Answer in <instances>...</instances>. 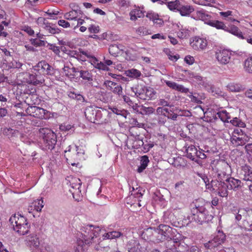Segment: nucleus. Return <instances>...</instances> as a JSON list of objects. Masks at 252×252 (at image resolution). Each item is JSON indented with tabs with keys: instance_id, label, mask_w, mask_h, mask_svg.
I'll return each instance as SVG.
<instances>
[{
	"instance_id": "17",
	"label": "nucleus",
	"mask_w": 252,
	"mask_h": 252,
	"mask_svg": "<svg viewBox=\"0 0 252 252\" xmlns=\"http://www.w3.org/2000/svg\"><path fill=\"white\" fill-rule=\"evenodd\" d=\"M193 18L196 20H199L203 21L205 24L208 25L212 19L211 15L209 12L201 9L197 10L193 14Z\"/></svg>"
},
{
	"instance_id": "25",
	"label": "nucleus",
	"mask_w": 252,
	"mask_h": 252,
	"mask_svg": "<svg viewBox=\"0 0 252 252\" xmlns=\"http://www.w3.org/2000/svg\"><path fill=\"white\" fill-rule=\"evenodd\" d=\"M128 252H140L141 247L139 242L135 239H132L128 241L126 245Z\"/></svg>"
},
{
	"instance_id": "40",
	"label": "nucleus",
	"mask_w": 252,
	"mask_h": 252,
	"mask_svg": "<svg viewBox=\"0 0 252 252\" xmlns=\"http://www.w3.org/2000/svg\"><path fill=\"white\" fill-rule=\"evenodd\" d=\"M146 94L142 95V99H154L156 96V92L152 88L148 87L147 89V93Z\"/></svg>"
},
{
	"instance_id": "23",
	"label": "nucleus",
	"mask_w": 252,
	"mask_h": 252,
	"mask_svg": "<svg viewBox=\"0 0 252 252\" xmlns=\"http://www.w3.org/2000/svg\"><path fill=\"white\" fill-rule=\"evenodd\" d=\"M145 11L143 7H135L130 12V20H136L138 18L143 17L144 16Z\"/></svg>"
},
{
	"instance_id": "55",
	"label": "nucleus",
	"mask_w": 252,
	"mask_h": 252,
	"mask_svg": "<svg viewBox=\"0 0 252 252\" xmlns=\"http://www.w3.org/2000/svg\"><path fill=\"white\" fill-rule=\"evenodd\" d=\"M28 82L30 84H33V85H36L38 84H41L43 82L41 80H38L34 75L30 74L29 80L28 81Z\"/></svg>"
},
{
	"instance_id": "54",
	"label": "nucleus",
	"mask_w": 252,
	"mask_h": 252,
	"mask_svg": "<svg viewBox=\"0 0 252 252\" xmlns=\"http://www.w3.org/2000/svg\"><path fill=\"white\" fill-rule=\"evenodd\" d=\"M227 87L231 92H238L241 90L240 85L237 84L230 83L227 85Z\"/></svg>"
},
{
	"instance_id": "27",
	"label": "nucleus",
	"mask_w": 252,
	"mask_h": 252,
	"mask_svg": "<svg viewBox=\"0 0 252 252\" xmlns=\"http://www.w3.org/2000/svg\"><path fill=\"white\" fill-rule=\"evenodd\" d=\"M165 83L168 87L176 91L184 93H187L189 92V90L188 88L175 82L166 80Z\"/></svg>"
},
{
	"instance_id": "61",
	"label": "nucleus",
	"mask_w": 252,
	"mask_h": 252,
	"mask_svg": "<svg viewBox=\"0 0 252 252\" xmlns=\"http://www.w3.org/2000/svg\"><path fill=\"white\" fill-rule=\"evenodd\" d=\"M88 29L90 33H97L99 32V26L96 25L92 24L91 23Z\"/></svg>"
},
{
	"instance_id": "28",
	"label": "nucleus",
	"mask_w": 252,
	"mask_h": 252,
	"mask_svg": "<svg viewBox=\"0 0 252 252\" xmlns=\"http://www.w3.org/2000/svg\"><path fill=\"white\" fill-rule=\"evenodd\" d=\"M225 31L231 33L241 39H244L245 38L242 32L240 30V29L234 25H232L229 28L226 27Z\"/></svg>"
},
{
	"instance_id": "42",
	"label": "nucleus",
	"mask_w": 252,
	"mask_h": 252,
	"mask_svg": "<svg viewBox=\"0 0 252 252\" xmlns=\"http://www.w3.org/2000/svg\"><path fill=\"white\" fill-rule=\"evenodd\" d=\"M149 162L148 157L146 156H142L141 159L140 166L137 169L138 172L139 173L142 172L146 168Z\"/></svg>"
},
{
	"instance_id": "4",
	"label": "nucleus",
	"mask_w": 252,
	"mask_h": 252,
	"mask_svg": "<svg viewBox=\"0 0 252 252\" xmlns=\"http://www.w3.org/2000/svg\"><path fill=\"white\" fill-rule=\"evenodd\" d=\"M213 171L217 174L219 180H223L225 177L231 173V168L229 164L224 160H214L211 162Z\"/></svg>"
},
{
	"instance_id": "20",
	"label": "nucleus",
	"mask_w": 252,
	"mask_h": 252,
	"mask_svg": "<svg viewBox=\"0 0 252 252\" xmlns=\"http://www.w3.org/2000/svg\"><path fill=\"white\" fill-rule=\"evenodd\" d=\"M240 176L243 180L252 182V169L247 165L243 166L240 172Z\"/></svg>"
},
{
	"instance_id": "2",
	"label": "nucleus",
	"mask_w": 252,
	"mask_h": 252,
	"mask_svg": "<svg viewBox=\"0 0 252 252\" xmlns=\"http://www.w3.org/2000/svg\"><path fill=\"white\" fill-rule=\"evenodd\" d=\"M191 216L189 217L190 221H194L199 223L208 222L211 220L213 216L209 214L203 203L199 201H196L191 204Z\"/></svg>"
},
{
	"instance_id": "15",
	"label": "nucleus",
	"mask_w": 252,
	"mask_h": 252,
	"mask_svg": "<svg viewBox=\"0 0 252 252\" xmlns=\"http://www.w3.org/2000/svg\"><path fill=\"white\" fill-rule=\"evenodd\" d=\"M9 221L15 230V227H22L28 221L23 216L19 214H15L10 218Z\"/></svg>"
},
{
	"instance_id": "18",
	"label": "nucleus",
	"mask_w": 252,
	"mask_h": 252,
	"mask_svg": "<svg viewBox=\"0 0 252 252\" xmlns=\"http://www.w3.org/2000/svg\"><path fill=\"white\" fill-rule=\"evenodd\" d=\"M156 231L158 233H161L164 235H166L165 238L168 240V239H172L175 229H173L167 225L160 224L156 228Z\"/></svg>"
},
{
	"instance_id": "22",
	"label": "nucleus",
	"mask_w": 252,
	"mask_h": 252,
	"mask_svg": "<svg viewBox=\"0 0 252 252\" xmlns=\"http://www.w3.org/2000/svg\"><path fill=\"white\" fill-rule=\"evenodd\" d=\"M38 67L40 73L44 74L51 75L53 74V68L45 61H41L38 63Z\"/></svg>"
},
{
	"instance_id": "41",
	"label": "nucleus",
	"mask_w": 252,
	"mask_h": 252,
	"mask_svg": "<svg viewBox=\"0 0 252 252\" xmlns=\"http://www.w3.org/2000/svg\"><path fill=\"white\" fill-rule=\"evenodd\" d=\"M78 13L76 10H71L64 14V18L68 20H77L78 19Z\"/></svg>"
},
{
	"instance_id": "36",
	"label": "nucleus",
	"mask_w": 252,
	"mask_h": 252,
	"mask_svg": "<svg viewBox=\"0 0 252 252\" xmlns=\"http://www.w3.org/2000/svg\"><path fill=\"white\" fill-rule=\"evenodd\" d=\"M216 117H219L221 121L223 122H228L229 120L230 119V115L229 113L225 110L219 111L217 112Z\"/></svg>"
},
{
	"instance_id": "52",
	"label": "nucleus",
	"mask_w": 252,
	"mask_h": 252,
	"mask_svg": "<svg viewBox=\"0 0 252 252\" xmlns=\"http://www.w3.org/2000/svg\"><path fill=\"white\" fill-rule=\"evenodd\" d=\"M219 245V243H217L214 239L204 244L205 247L210 250H213Z\"/></svg>"
},
{
	"instance_id": "26",
	"label": "nucleus",
	"mask_w": 252,
	"mask_h": 252,
	"mask_svg": "<svg viewBox=\"0 0 252 252\" xmlns=\"http://www.w3.org/2000/svg\"><path fill=\"white\" fill-rule=\"evenodd\" d=\"M132 190H130V192H131V195L129 196L127 198V203H128V201L132 198H135V202L137 201L138 202V205L139 206H141V205L139 203V201H140V198H142V193H141V189H138V188H136V189H134L133 187H132Z\"/></svg>"
},
{
	"instance_id": "7",
	"label": "nucleus",
	"mask_w": 252,
	"mask_h": 252,
	"mask_svg": "<svg viewBox=\"0 0 252 252\" xmlns=\"http://www.w3.org/2000/svg\"><path fill=\"white\" fill-rule=\"evenodd\" d=\"M27 114L41 119H49L53 117V114L42 108L35 106H31L26 109Z\"/></svg>"
},
{
	"instance_id": "48",
	"label": "nucleus",
	"mask_w": 252,
	"mask_h": 252,
	"mask_svg": "<svg viewBox=\"0 0 252 252\" xmlns=\"http://www.w3.org/2000/svg\"><path fill=\"white\" fill-rule=\"evenodd\" d=\"M136 33L140 35H146L151 34V32L147 28L140 27L136 30Z\"/></svg>"
},
{
	"instance_id": "31",
	"label": "nucleus",
	"mask_w": 252,
	"mask_h": 252,
	"mask_svg": "<svg viewBox=\"0 0 252 252\" xmlns=\"http://www.w3.org/2000/svg\"><path fill=\"white\" fill-rule=\"evenodd\" d=\"M187 157L192 160H195L197 150L193 145L189 146L187 149Z\"/></svg>"
},
{
	"instance_id": "10",
	"label": "nucleus",
	"mask_w": 252,
	"mask_h": 252,
	"mask_svg": "<svg viewBox=\"0 0 252 252\" xmlns=\"http://www.w3.org/2000/svg\"><path fill=\"white\" fill-rule=\"evenodd\" d=\"M70 183L71 189H70L69 190L71 192L73 198L76 200L79 201L81 197V190L80 189L82 184L81 180L78 178H72Z\"/></svg>"
},
{
	"instance_id": "39",
	"label": "nucleus",
	"mask_w": 252,
	"mask_h": 252,
	"mask_svg": "<svg viewBox=\"0 0 252 252\" xmlns=\"http://www.w3.org/2000/svg\"><path fill=\"white\" fill-rule=\"evenodd\" d=\"M91 23H92V20L88 18L85 17L83 19L78 18L77 19V25L74 26L73 29L75 30L77 27H79L81 26H86L88 28Z\"/></svg>"
},
{
	"instance_id": "29",
	"label": "nucleus",
	"mask_w": 252,
	"mask_h": 252,
	"mask_svg": "<svg viewBox=\"0 0 252 252\" xmlns=\"http://www.w3.org/2000/svg\"><path fill=\"white\" fill-rule=\"evenodd\" d=\"M177 27L179 31L177 32V35L179 38H188L190 36V32L188 28L182 25H177Z\"/></svg>"
},
{
	"instance_id": "50",
	"label": "nucleus",
	"mask_w": 252,
	"mask_h": 252,
	"mask_svg": "<svg viewBox=\"0 0 252 252\" xmlns=\"http://www.w3.org/2000/svg\"><path fill=\"white\" fill-rule=\"evenodd\" d=\"M80 76L83 79L90 81L92 80V74L87 70H80Z\"/></svg>"
},
{
	"instance_id": "63",
	"label": "nucleus",
	"mask_w": 252,
	"mask_h": 252,
	"mask_svg": "<svg viewBox=\"0 0 252 252\" xmlns=\"http://www.w3.org/2000/svg\"><path fill=\"white\" fill-rule=\"evenodd\" d=\"M142 105H139L137 103H134L131 105L134 112L140 114L142 108Z\"/></svg>"
},
{
	"instance_id": "49",
	"label": "nucleus",
	"mask_w": 252,
	"mask_h": 252,
	"mask_svg": "<svg viewBox=\"0 0 252 252\" xmlns=\"http://www.w3.org/2000/svg\"><path fill=\"white\" fill-rule=\"evenodd\" d=\"M23 64L18 61L13 60L8 63V68H20Z\"/></svg>"
},
{
	"instance_id": "32",
	"label": "nucleus",
	"mask_w": 252,
	"mask_h": 252,
	"mask_svg": "<svg viewBox=\"0 0 252 252\" xmlns=\"http://www.w3.org/2000/svg\"><path fill=\"white\" fill-rule=\"evenodd\" d=\"M208 25L215 28L218 30L225 31L226 26L223 22L218 20H213L211 19Z\"/></svg>"
},
{
	"instance_id": "5",
	"label": "nucleus",
	"mask_w": 252,
	"mask_h": 252,
	"mask_svg": "<svg viewBox=\"0 0 252 252\" xmlns=\"http://www.w3.org/2000/svg\"><path fill=\"white\" fill-rule=\"evenodd\" d=\"M39 134L42 139V144L45 149L52 150L57 143L56 134L48 128H40Z\"/></svg>"
},
{
	"instance_id": "19",
	"label": "nucleus",
	"mask_w": 252,
	"mask_h": 252,
	"mask_svg": "<svg viewBox=\"0 0 252 252\" xmlns=\"http://www.w3.org/2000/svg\"><path fill=\"white\" fill-rule=\"evenodd\" d=\"M194 10L193 6L181 2L178 12L182 16H189Z\"/></svg>"
},
{
	"instance_id": "37",
	"label": "nucleus",
	"mask_w": 252,
	"mask_h": 252,
	"mask_svg": "<svg viewBox=\"0 0 252 252\" xmlns=\"http://www.w3.org/2000/svg\"><path fill=\"white\" fill-rule=\"evenodd\" d=\"M30 228L31 225L27 221L22 227H15V231L20 235H24L28 233Z\"/></svg>"
},
{
	"instance_id": "34",
	"label": "nucleus",
	"mask_w": 252,
	"mask_h": 252,
	"mask_svg": "<svg viewBox=\"0 0 252 252\" xmlns=\"http://www.w3.org/2000/svg\"><path fill=\"white\" fill-rule=\"evenodd\" d=\"M125 74L126 76L132 78V79H137L141 75V72L136 69L132 68L130 69H128L125 71Z\"/></svg>"
},
{
	"instance_id": "35",
	"label": "nucleus",
	"mask_w": 252,
	"mask_h": 252,
	"mask_svg": "<svg viewBox=\"0 0 252 252\" xmlns=\"http://www.w3.org/2000/svg\"><path fill=\"white\" fill-rule=\"evenodd\" d=\"M144 86L141 85H136L131 88V91L134 94V95L142 99V93L143 91Z\"/></svg>"
},
{
	"instance_id": "47",
	"label": "nucleus",
	"mask_w": 252,
	"mask_h": 252,
	"mask_svg": "<svg viewBox=\"0 0 252 252\" xmlns=\"http://www.w3.org/2000/svg\"><path fill=\"white\" fill-rule=\"evenodd\" d=\"M210 90L213 95L217 96H222L223 97L226 96L225 93L221 91L219 88L212 87Z\"/></svg>"
},
{
	"instance_id": "9",
	"label": "nucleus",
	"mask_w": 252,
	"mask_h": 252,
	"mask_svg": "<svg viewBox=\"0 0 252 252\" xmlns=\"http://www.w3.org/2000/svg\"><path fill=\"white\" fill-rule=\"evenodd\" d=\"M84 113L87 119L91 123H98L101 118L102 114L101 111L96 110L93 107H87L85 109Z\"/></svg>"
},
{
	"instance_id": "62",
	"label": "nucleus",
	"mask_w": 252,
	"mask_h": 252,
	"mask_svg": "<svg viewBox=\"0 0 252 252\" xmlns=\"http://www.w3.org/2000/svg\"><path fill=\"white\" fill-rule=\"evenodd\" d=\"M157 112L158 114L162 115L165 117H167L170 112L167 108L163 107H158L157 109Z\"/></svg>"
},
{
	"instance_id": "58",
	"label": "nucleus",
	"mask_w": 252,
	"mask_h": 252,
	"mask_svg": "<svg viewBox=\"0 0 252 252\" xmlns=\"http://www.w3.org/2000/svg\"><path fill=\"white\" fill-rule=\"evenodd\" d=\"M117 84L118 83L109 80L105 81L104 83V85L105 86L107 89L112 92L114 88L116 87Z\"/></svg>"
},
{
	"instance_id": "12",
	"label": "nucleus",
	"mask_w": 252,
	"mask_h": 252,
	"mask_svg": "<svg viewBox=\"0 0 252 252\" xmlns=\"http://www.w3.org/2000/svg\"><path fill=\"white\" fill-rule=\"evenodd\" d=\"M38 25L43 28L48 33L56 34L59 32V30L57 26L48 22L44 18L39 17L37 19Z\"/></svg>"
},
{
	"instance_id": "64",
	"label": "nucleus",
	"mask_w": 252,
	"mask_h": 252,
	"mask_svg": "<svg viewBox=\"0 0 252 252\" xmlns=\"http://www.w3.org/2000/svg\"><path fill=\"white\" fill-rule=\"evenodd\" d=\"M245 149L248 157L251 156L252 155V142L247 143L245 146Z\"/></svg>"
},
{
	"instance_id": "53",
	"label": "nucleus",
	"mask_w": 252,
	"mask_h": 252,
	"mask_svg": "<svg viewBox=\"0 0 252 252\" xmlns=\"http://www.w3.org/2000/svg\"><path fill=\"white\" fill-rule=\"evenodd\" d=\"M154 111L155 109L152 107H145L143 105L140 114L143 115H149L153 114Z\"/></svg>"
},
{
	"instance_id": "51",
	"label": "nucleus",
	"mask_w": 252,
	"mask_h": 252,
	"mask_svg": "<svg viewBox=\"0 0 252 252\" xmlns=\"http://www.w3.org/2000/svg\"><path fill=\"white\" fill-rule=\"evenodd\" d=\"M30 42L32 45L36 47L44 46L45 44V42L44 40L37 38H31Z\"/></svg>"
},
{
	"instance_id": "14",
	"label": "nucleus",
	"mask_w": 252,
	"mask_h": 252,
	"mask_svg": "<svg viewBox=\"0 0 252 252\" xmlns=\"http://www.w3.org/2000/svg\"><path fill=\"white\" fill-rule=\"evenodd\" d=\"M44 207V202L42 198L37 199L33 201L27 208L28 212L32 214L33 217H35V213L39 212Z\"/></svg>"
},
{
	"instance_id": "43",
	"label": "nucleus",
	"mask_w": 252,
	"mask_h": 252,
	"mask_svg": "<svg viewBox=\"0 0 252 252\" xmlns=\"http://www.w3.org/2000/svg\"><path fill=\"white\" fill-rule=\"evenodd\" d=\"M122 233L119 231H113L103 235V239H112L120 237Z\"/></svg>"
},
{
	"instance_id": "8",
	"label": "nucleus",
	"mask_w": 252,
	"mask_h": 252,
	"mask_svg": "<svg viewBox=\"0 0 252 252\" xmlns=\"http://www.w3.org/2000/svg\"><path fill=\"white\" fill-rule=\"evenodd\" d=\"M250 213H252V211H247L244 209H240L238 211H233V214L235 215V220L237 221H239L243 219L244 220V227L246 229L252 231V223L247 220L248 216Z\"/></svg>"
},
{
	"instance_id": "30",
	"label": "nucleus",
	"mask_w": 252,
	"mask_h": 252,
	"mask_svg": "<svg viewBox=\"0 0 252 252\" xmlns=\"http://www.w3.org/2000/svg\"><path fill=\"white\" fill-rule=\"evenodd\" d=\"M157 228H149L147 229V231L152 232L153 237V240L157 243L162 242L167 240L165 238L166 235H163L161 233H158L156 231Z\"/></svg>"
},
{
	"instance_id": "1",
	"label": "nucleus",
	"mask_w": 252,
	"mask_h": 252,
	"mask_svg": "<svg viewBox=\"0 0 252 252\" xmlns=\"http://www.w3.org/2000/svg\"><path fill=\"white\" fill-rule=\"evenodd\" d=\"M101 229L93 225L83 224L77 234V244L79 245H91L98 244Z\"/></svg>"
},
{
	"instance_id": "45",
	"label": "nucleus",
	"mask_w": 252,
	"mask_h": 252,
	"mask_svg": "<svg viewBox=\"0 0 252 252\" xmlns=\"http://www.w3.org/2000/svg\"><path fill=\"white\" fill-rule=\"evenodd\" d=\"M181 2L180 1L176 0L174 1H170L168 2L167 4V6L168 8L172 11H178V9L180 5Z\"/></svg>"
},
{
	"instance_id": "38",
	"label": "nucleus",
	"mask_w": 252,
	"mask_h": 252,
	"mask_svg": "<svg viewBox=\"0 0 252 252\" xmlns=\"http://www.w3.org/2000/svg\"><path fill=\"white\" fill-rule=\"evenodd\" d=\"M244 70L249 73H252V56L248 57L244 61Z\"/></svg>"
},
{
	"instance_id": "21",
	"label": "nucleus",
	"mask_w": 252,
	"mask_h": 252,
	"mask_svg": "<svg viewBox=\"0 0 252 252\" xmlns=\"http://www.w3.org/2000/svg\"><path fill=\"white\" fill-rule=\"evenodd\" d=\"M216 189L215 192H217L220 196L222 197L227 196L228 192L227 184L223 180H220L219 181V185H217Z\"/></svg>"
},
{
	"instance_id": "46",
	"label": "nucleus",
	"mask_w": 252,
	"mask_h": 252,
	"mask_svg": "<svg viewBox=\"0 0 252 252\" xmlns=\"http://www.w3.org/2000/svg\"><path fill=\"white\" fill-rule=\"evenodd\" d=\"M205 183L207 189L214 192H216L217 189L216 187H217V185H219L218 180H212L211 183L207 184L206 181H205Z\"/></svg>"
},
{
	"instance_id": "59",
	"label": "nucleus",
	"mask_w": 252,
	"mask_h": 252,
	"mask_svg": "<svg viewBox=\"0 0 252 252\" xmlns=\"http://www.w3.org/2000/svg\"><path fill=\"white\" fill-rule=\"evenodd\" d=\"M189 98L190 99L191 101L193 102H195L196 103H201L202 102L201 99L202 97H198V94H190L189 95Z\"/></svg>"
},
{
	"instance_id": "44",
	"label": "nucleus",
	"mask_w": 252,
	"mask_h": 252,
	"mask_svg": "<svg viewBox=\"0 0 252 252\" xmlns=\"http://www.w3.org/2000/svg\"><path fill=\"white\" fill-rule=\"evenodd\" d=\"M213 239L220 245L224 242L225 235L222 231L219 230Z\"/></svg>"
},
{
	"instance_id": "16",
	"label": "nucleus",
	"mask_w": 252,
	"mask_h": 252,
	"mask_svg": "<svg viewBox=\"0 0 252 252\" xmlns=\"http://www.w3.org/2000/svg\"><path fill=\"white\" fill-rule=\"evenodd\" d=\"M190 44L195 50H204L207 46V41L205 38L196 36L190 41Z\"/></svg>"
},
{
	"instance_id": "33",
	"label": "nucleus",
	"mask_w": 252,
	"mask_h": 252,
	"mask_svg": "<svg viewBox=\"0 0 252 252\" xmlns=\"http://www.w3.org/2000/svg\"><path fill=\"white\" fill-rule=\"evenodd\" d=\"M194 3L203 6H215L217 4L216 0H193Z\"/></svg>"
},
{
	"instance_id": "57",
	"label": "nucleus",
	"mask_w": 252,
	"mask_h": 252,
	"mask_svg": "<svg viewBox=\"0 0 252 252\" xmlns=\"http://www.w3.org/2000/svg\"><path fill=\"white\" fill-rule=\"evenodd\" d=\"M119 50L118 45L116 44L112 45L109 47V52L110 54L115 56L119 53Z\"/></svg>"
},
{
	"instance_id": "6",
	"label": "nucleus",
	"mask_w": 252,
	"mask_h": 252,
	"mask_svg": "<svg viewBox=\"0 0 252 252\" xmlns=\"http://www.w3.org/2000/svg\"><path fill=\"white\" fill-rule=\"evenodd\" d=\"M252 139L240 128H236L232 132L230 142L235 147L243 146L251 142Z\"/></svg>"
},
{
	"instance_id": "56",
	"label": "nucleus",
	"mask_w": 252,
	"mask_h": 252,
	"mask_svg": "<svg viewBox=\"0 0 252 252\" xmlns=\"http://www.w3.org/2000/svg\"><path fill=\"white\" fill-rule=\"evenodd\" d=\"M230 122L233 126L240 127H244L245 126V124L243 122H241L238 118L236 117L233 118L232 120H231Z\"/></svg>"
},
{
	"instance_id": "3",
	"label": "nucleus",
	"mask_w": 252,
	"mask_h": 252,
	"mask_svg": "<svg viewBox=\"0 0 252 252\" xmlns=\"http://www.w3.org/2000/svg\"><path fill=\"white\" fill-rule=\"evenodd\" d=\"M25 243L31 252H48L46 246L41 243L38 235L35 233L27 236Z\"/></svg>"
},
{
	"instance_id": "13",
	"label": "nucleus",
	"mask_w": 252,
	"mask_h": 252,
	"mask_svg": "<svg viewBox=\"0 0 252 252\" xmlns=\"http://www.w3.org/2000/svg\"><path fill=\"white\" fill-rule=\"evenodd\" d=\"M231 53L227 50H218L215 53L216 59L219 63L226 64L230 60Z\"/></svg>"
},
{
	"instance_id": "60",
	"label": "nucleus",
	"mask_w": 252,
	"mask_h": 252,
	"mask_svg": "<svg viewBox=\"0 0 252 252\" xmlns=\"http://www.w3.org/2000/svg\"><path fill=\"white\" fill-rule=\"evenodd\" d=\"M111 111L113 113L118 115H121L125 118H126V111L125 110H121L117 108L113 107L111 108Z\"/></svg>"
},
{
	"instance_id": "11",
	"label": "nucleus",
	"mask_w": 252,
	"mask_h": 252,
	"mask_svg": "<svg viewBox=\"0 0 252 252\" xmlns=\"http://www.w3.org/2000/svg\"><path fill=\"white\" fill-rule=\"evenodd\" d=\"M71 150H72V152L74 153H73V154L71 156V158L76 161L85 159V152L84 149L82 147L76 146H75L73 148H72L71 146H68V149L64 151L65 153L66 154L65 155V157H70V155L67 153L70 152Z\"/></svg>"
},
{
	"instance_id": "24",
	"label": "nucleus",
	"mask_w": 252,
	"mask_h": 252,
	"mask_svg": "<svg viewBox=\"0 0 252 252\" xmlns=\"http://www.w3.org/2000/svg\"><path fill=\"white\" fill-rule=\"evenodd\" d=\"M223 181H225V183H226L227 188L229 189H235L238 188L241 184L240 180L232 177L228 178V176L225 177Z\"/></svg>"
}]
</instances>
